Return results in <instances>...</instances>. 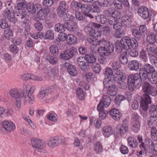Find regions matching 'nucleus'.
Listing matches in <instances>:
<instances>
[{
  "mask_svg": "<svg viewBox=\"0 0 157 157\" xmlns=\"http://www.w3.org/2000/svg\"><path fill=\"white\" fill-rule=\"evenodd\" d=\"M111 102V98L108 96L104 95L102 98L98 105L97 109L98 110H102L104 109V107H108Z\"/></svg>",
  "mask_w": 157,
  "mask_h": 157,
  "instance_id": "11",
  "label": "nucleus"
},
{
  "mask_svg": "<svg viewBox=\"0 0 157 157\" xmlns=\"http://www.w3.org/2000/svg\"><path fill=\"white\" fill-rule=\"evenodd\" d=\"M128 67L132 71H136L139 69V63L136 60H132L129 63Z\"/></svg>",
  "mask_w": 157,
  "mask_h": 157,
  "instance_id": "27",
  "label": "nucleus"
},
{
  "mask_svg": "<svg viewBox=\"0 0 157 157\" xmlns=\"http://www.w3.org/2000/svg\"><path fill=\"white\" fill-rule=\"evenodd\" d=\"M127 54V52H125L124 53L122 52L121 54L119 57L120 62L124 65L126 64L128 62Z\"/></svg>",
  "mask_w": 157,
  "mask_h": 157,
  "instance_id": "38",
  "label": "nucleus"
},
{
  "mask_svg": "<svg viewBox=\"0 0 157 157\" xmlns=\"http://www.w3.org/2000/svg\"><path fill=\"white\" fill-rule=\"evenodd\" d=\"M109 114L110 116L116 121L120 120L121 117V113L115 108L111 109L109 111Z\"/></svg>",
  "mask_w": 157,
  "mask_h": 157,
  "instance_id": "20",
  "label": "nucleus"
},
{
  "mask_svg": "<svg viewBox=\"0 0 157 157\" xmlns=\"http://www.w3.org/2000/svg\"><path fill=\"white\" fill-rule=\"evenodd\" d=\"M127 140L128 146L133 148H135L137 147L138 143L135 138L129 136L127 138Z\"/></svg>",
  "mask_w": 157,
  "mask_h": 157,
  "instance_id": "29",
  "label": "nucleus"
},
{
  "mask_svg": "<svg viewBox=\"0 0 157 157\" xmlns=\"http://www.w3.org/2000/svg\"><path fill=\"white\" fill-rule=\"evenodd\" d=\"M85 60L89 63L94 64L95 62L96 59L95 56L92 54H86L84 58L82 57H78L76 59V63L80 68L83 71L86 69L89 66L88 63H86Z\"/></svg>",
  "mask_w": 157,
  "mask_h": 157,
  "instance_id": "5",
  "label": "nucleus"
},
{
  "mask_svg": "<svg viewBox=\"0 0 157 157\" xmlns=\"http://www.w3.org/2000/svg\"><path fill=\"white\" fill-rule=\"evenodd\" d=\"M17 16L18 19L24 24H26L29 21V17L27 14V12L24 10L21 9L18 7L12 6L8 8L4 13V15L10 21L14 24L17 22V20L14 17V15Z\"/></svg>",
  "mask_w": 157,
  "mask_h": 157,
  "instance_id": "1",
  "label": "nucleus"
},
{
  "mask_svg": "<svg viewBox=\"0 0 157 157\" xmlns=\"http://www.w3.org/2000/svg\"><path fill=\"white\" fill-rule=\"evenodd\" d=\"M75 18L72 15L69 14H66L63 17V19L65 21H73Z\"/></svg>",
  "mask_w": 157,
  "mask_h": 157,
  "instance_id": "62",
  "label": "nucleus"
},
{
  "mask_svg": "<svg viewBox=\"0 0 157 157\" xmlns=\"http://www.w3.org/2000/svg\"><path fill=\"white\" fill-rule=\"evenodd\" d=\"M94 151L97 153H100L103 151V147L99 142H97L95 144L94 146Z\"/></svg>",
  "mask_w": 157,
  "mask_h": 157,
  "instance_id": "45",
  "label": "nucleus"
},
{
  "mask_svg": "<svg viewBox=\"0 0 157 157\" xmlns=\"http://www.w3.org/2000/svg\"><path fill=\"white\" fill-rule=\"evenodd\" d=\"M157 45L155 42H148V54L149 55H152L155 53V51L156 50Z\"/></svg>",
  "mask_w": 157,
  "mask_h": 157,
  "instance_id": "33",
  "label": "nucleus"
},
{
  "mask_svg": "<svg viewBox=\"0 0 157 157\" xmlns=\"http://www.w3.org/2000/svg\"><path fill=\"white\" fill-rule=\"evenodd\" d=\"M92 68L94 71L96 73H99L101 71V67L98 63H94L92 65Z\"/></svg>",
  "mask_w": 157,
  "mask_h": 157,
  "instance_id": "57",
  "label": "nucleus"
},
{
  "mask_svg": "<svg viewBox=\"0 0 157 157\" xmlns=\"http://www.w3.org/2000/svg\"><path fill=\"white\" fill-rule=\"evenodd\" d=\"M149 114L150 117L149 120L150 121H155V118L157 117V107L155 105H151L149 108Z\"/></svg>",
  "mask_w": 157,
  "mask_h": 157,
  "instance_id": "17",
  "label": "nucleus"
},
{
  "mask_svg": "<svg viewBox=\"0 0 157 157\" xmlns=\"http://www.w3.org/2000/svg\"><path fill=\"white\" fill-rule=\"evenodd\" d=\"M154 16V11L150 9H148V21H153Z\"/></svg>",
  "mask_w": 157,
  "mask_h": 157,
  "instance_id": "59",
  "label": "nucleus"
},
{
  "mask_svg": "<svg viewBox=\"0 0 157 157\" xmlns=\"http://www.w3.org/2000/svg\"><path fill=\"white\" fill-rule=\"evenodd\" d=\"M68 6L64 2H61L59 5L57 10V13L58 16L61 17L67 11Z\"/></svg>",
  "mask_w": 157,
  "mask_h": 157,
  "instance_id": "14",
  "label": "nucleus"
},
{
  "mask_svg": "<svg viewBox=\"0 0 157 157\" xmlns=\"http://www.w3.org/2000/svg\"><path fill=\"white\" fill-rule=\"evenodd\" d=\"M23 102L25 105L27 102L29 104H33L34 102V98L33 94H30L28 93L27 90L24 89L23 90Z\"/></svg>",
  "mask_w": 157,
  "mask_h": 157,
  "instance_id": "13",
  "label": "nucleus"
},
{
  "mask_svg": "<svg viewBox=\"0 0 157 157\" xmlns=\"http://www.w3.org/2000/svg\"><path fill=\"white\" fill-rule=\"evenodd\" d=\"M126 78V75L120 70L117 71L115 72V80L120 88L125 89L127 88Z\"/></svg>",
  "mask_w": 157,
  "mask_h": 157,
  "instance_id": "7",
  "label": "nucleus"
},
{
  "mask_svg": "<svg viewBox=\"0 0 157 157\" xmlns=\"http://www.w3.org/2000/svg\"><path fill=\"white\" fill-rule=\"evenodd\" d=\"M121 23L122 26L125 28H129L131 26V19L127 15L123 16L121 18Z\"/></svg>",
  "mask_w": 157,
  "mask_h": 157,
  "instance_id": "18",
  "label": "nucleus"
},
{
  "mask_svg": "<svg viewBox=\"0 0 157 157\" xmlns=\"http://www.w3.org/2000/svg\"><path fill=\"white\" fill-rule=\"evenodd\" d=\"M154 143L150 139H148V153L153 154L155 152L154 149Z\"/></svg>",
  "mask_w": 157,
  "mask_h": 157,
  "instance_id": "39",
  "label": "nucleus"
},
{
  "mask_svg": "<svg viewBox=\"0 0 157 157\" xmlns=\"http://www.w3.org/2000/svg\"><path fill=\"white\" fill-rule=\"evenodd\" d=\"M116 129L117 133L120 134L122 136L128 131V128L125 126L123 127L122 124H118Z\"/></svg>",
  "mask_w": 157,
  "mask_h": 157,
  "instance_id": "32",
  "label": "nucleus"
},
{
  "mask_svg": "<svg viewBox=\"0 0 157 157\" xmlns=\"http://www.w3.org/2000/svg\"><path fill=\"white\" fill-rule=\"evenodd\" d=\"M103 134L105 137H108L113 134L112 128L110 126H105L103 128Z\"/></svg>",
  "mask_w": 157,
  "mask_h": 157,
  "instance_id": "31",
  "label": "nucleus"
},
{
  "mask_svg": "<svg viewBox=\"0 0 157 157\" xmlns=\"http://www.w3.org/2000/svg\"><path fill=\"white\" fill-rule=\"evenodd\" d=\"M100 56H101V59H99L100 63L102 64H105L107 63V59H106L107 56H108V53L105 52H98Z\"/></svg>",
  "mask_w": 157,
  "mask_h": 157,
  "instance_id": "37",
  "label": "nucleus"
},
{
  "mask_svg": "<svg viewBox=\"0 0 157 157\" xmlns=\"http://www.w3.org/2000/svg\"><path fill=\"white\" fill-rule=\"evenodd\" d=\"M48 118L50 121H56L57 119V115L54 113H52L47 116Z\"/></svg>",
  "mask_w": 157,
  "mask_h": 157,
  "instance_id": "64",
  "label": "nucleus"
},
{
  "mask_svg": "<svg viewBox=\"0 0 157 157\" xmlns=\"http://www.w3.org/2000/svg\"><path fill=\"white\" fill-rule=\"evenodd\" d=\"M31 142L32 146L35 151L44 152V149L46 146L45 142L41 140L33 138L31 139Z\"/></svg>",
  "mask_w": 157,
  "mask_h": 157,
  "instance_id": "8",
  "label": "nucleus"
},
{
  "mask_svg": "<svg viewBox=\"0 0 157 157\" xmlns=\"http://www.w3.org/2000/svg\"><path fill=\"white\" fill-rule=\"evenodd\" d=\"M113 75V72L112 69L110 67H108L106 69L104 73V75L105 78H109L111 77V76Z\"/></svg>",
  "mask_w": 157,
  "mask_h": 157,
  "instance_id": "52",
  "label": "nucleus"
},
{
  "mask_svg": "<svg viewBox=\"0 0 157 157\" xmlns=\"http://www.w3.org/2000/svg\"><path fill=\"white\" fill-rule=\"evenodd\" d=\"M4 35L8 39L12 38L13 33L11 30L7 29L4 30Z\"/></svg>",
  "mask_w": 157,
  "mask_h": 157,
  "instance_id": "53",
  "label": "nucleus"
},
{
  "mask_svg": "<svg viewBox=\"0 0 157 157\" xmlns=\"http://www.w3.org/2000/svg\"><path fill=\"white\" fill-rule=\"evenodd\" d=\"M64 26L65 28L71 32L74 31L77 27V25L74 21L65 22Z\"/></svg>",
  "mask_w": 157,
  "mask_h": 157,
  "instance_id": "24",
  "label": "nucleus"
},
{
  "mask_svg": "<svg viewBox=\"0 0 157 157\" xmlns=\"http://www.w3.org/2000/svg\"><path fill=\"white\" fill-rule=\"evenodd\" d=\"M67 37V40L70 44H74L76 43L77 38L74 35L69 34Z\"/></svg>",
  "mask_w": 157,
  "mask_h": 157,
  "instance_id": "44",
  "label": "nucleus"
},
{
  "mask_svg": "<svg viewBox=\"0 0 157 157\" xmlns=\"http://www.w3.org/2000/svg\"><path fill=\"white\" fill-rule=\"evenodd\" d=\"M66 139L62 136H56L52 138L48 142V146L51 148H54L61 144L65 143Z\"/></svg>",
  "mask_w": 157,
  "mask_h": 157,
  "instance_id": "9",
  "label": "nucleus"
},
{
  "mask_svg": "<svg viewBox=\"0 0 157 157\" xmlns=\"http://www.w3.org/2000/svg\"><path fill=\"white\" fill-rule=\"evenodd\" d=\"M10 93L12 97L15 98L20 99L23 97V91L17 89H13L10 90Z\"/></svg>",
  "mask_w": 157,
  "mask_h": 157,
  "instance_id": "22",
  "label": "nucleus"
},
{
  "mask_svg": "<svg viewBox=\"0 0 157 157\" xmlns=\"http://www.w3.org/2000/svg\"><path fill=\"white\" fill-rule=\"evenodd\" d=\"M138 14L144 19H147V8L143 6L139 7L138 10Z\"/></svg>",
  "mask_w": 157,
  "mask_h": 157,
  "instance_id": "25",
  "label": "nucleus"
},
{
  "mask_svg": "<svg viewBox=\"0 0 157 157\" xmlns=\"http://www.w3.org/2000/svg\"><path fill=\"white\" fill-rule=\"evenodd\" d=\"M148 121H149L148 122V124L149 125V127H148V129L151 131V134L153 133H155L157 132L156 128L153 125V123L154 121H150L149 120H148Z\"/></svg>",
  "mask_w": 157,
  "mask_h": 157,
  "instance_id": "48",
  "label": "nucleus"
},
{
  "mask_svg": "<svg viewBox=\"0 0 157 157\" xmlns=\"http://www.w3.org/2000/svg\"><path fill=\"white\" fill-rule=\"evenodd\" d=\"M49 12V11L48 10L41 9L37 13L36 17L40 20H44Z\"/></svg>",
  "mask_w": 157,
  "mask_h": 157,
  "instance_id": "23",
  "label": "nucleus"
},
{
  "mask_svg": "<svg viewBox=\"0 0 157 157\" xmlns=\"http://www.w3.org/2000/svg\"><path fill=\"white\" fill-rule=\"evenodd\" d=\"M114 49V45L112 43L109 41L107 43L105 46L104 47H100L98 49V52H105L109 55L112 52Z\"/></svg>",
  "mask_w": 157,
  "mask_h": 157,
  "instance_id": "15",
  "label": "nucleus"
},
{
  "mask_svg": "<svg viewBox=\"0 0 157 157\" xmlns=\"http://www.w3.org/2000/svg\"><path fill=\"white\" fill-rule=\"evenodd\" d=\"M67 70L68 73L72 76H75L77 75V72L75 66L70 64L67 67Z\"/></svg>",
  "mask_w": 157,
  "mask_h": 157,
  "instance_id": "40",
  "label": "nucleus"
},
{
  "mask_svg": "<svg viewBox=\"0 0 157 157\" xmlns=\"http://www.w3.org/2000/svg\"><path fill=\"white\" fill-rule=\"evenodd\" d=\"M98 2L102 6L107 7L110 6L108 0H98Z\"/></svg>",
  "mask_w": 157,
  "mask_h": 157,
  "instance_id": "56",
  "label": "nucleus"
},
{
  "mask_svg": "<svg viewBox=\"0 0 157 157\" xmlns=\"http://www.w3.org/2000/svg\"><path fill=\"white\" fill-rule=\"evenodd\" d=\"M140 56L141 60L144 62H146L147 61V57L146 52L145 51L143 50L141 51L140 53Z\"/></svg>",
  "mask_w": 157,
  "mask_h": 157,
  "instance_id": "55",
  "label": "nucleus"
},
{
  "mask_svg": "<svg viewBox=\"0 0 157 157\" xmlns=\"http://www.w3.org/2000/svg\"><path fill=\"white\" fill-rule=\"evenodd\" d=\"M100 27V26L98 24L93 22L88 24L84 29L85 32L89 34L90 36L87 39L88 41L94 46V48L96 47L98 41L96 37L100 36L101 33L98 29H95L94 28H99Z\"/></svg>",
  "mask_w": 157,
  "mask_h": 157,
  "instance_id": "3",
  "label": "nucleus"
},
{
  "mask_svg": "<svg viewBox=\"0 0 157 157\" xmlns=\"http://www.w3.org/2000/svg\"><path fill=\"white\" fill-rule=\"evenodd\" d=\"M115 9L113 7L109 8L104 11V13L108 17H111Z\"/></svg>",
  "mask_w": 157,
  "mask_h": 157,
  "instance_id": "58",
  "label": "nucleus"
},
{
  "mask_svg": "<svg viewBox=\"0 0 157 157\" xmlns=\"http://www.w3.org/2000/svg\"><path fill=\"white\" fill-rule=\"evenodd\" d=\"M155 96L157 94L156 90L155 85L148 83V94Z\"/></svg>",
  "mask_w": 157,
  "mask_h": 157,
  "instance_id": "36",
  "label": "nucleus"
},
{
  "mask_svg": "<svg viewBox=\"0 0 157 157\" xmlns=\"http://www.w3.org/2000/svg\"><path fill=\"white\" fill-rule=\"evenodd\" d=\"M77 49L75 47H72L67 49L63 53L60 55L61 59L65 60H68L72 58L77 53Z\"/></svg>",
  "mask_w": 157,
  "mask_h": 157,
  "instance_id": "10",
  "label": "nucleus"
},
{
  "mask_svg": "<svg viewBox=\"0 0 157 157\" xmlns=\"http://www.w3.org/2000/svg\"><path fill=\"white\" fill-rule=\"evenodd\" d=\"M8 25L6 21L3 18L0 19V26L3 29L8 27Z\"/></svg>",
  "mask_w": 157,
  "mask_h": 157,
  "instance_id": "63",
  "label": "nucleus"
},
{
  "mask_svg": "<svg viewBox=\"0 0 157 157\" xmlns=\"http://www.w3.org/2000/svg\"><path fill=\"white\" fill-rule=\"evenodd\" d=\"M125 35V31L123 29H121L116 31L115 36L117 38H120L124 37Z\"/></svg>",
  "mask_w": 157,
  "mask_h": 157,
  "instance_id": "51",
  "label": "nucleus"
},
{
  "mask_svg": "<svg viewBox=\"0 0 157 157\" xmlns=\"http://www.w3.org/2000/svg\"><path fill=\"white\" fill-rule=\"evenodd\" d=\"M42 37L44 39L53 40L54 39V33L53 31L51 29L48 30L45 34L42 35Z\"/></svg>",
  "mask_w": 157,
  "mask_h": 157,
  "instance_id": "35",
  "label": "nucleus"
},
{
  "mask_svg": "<svg viewBox=\"0 0 157 157\" xmlns=\"http://www.w3.org/2000/svg\"><path fill=\"white\" fill-rule=\"evenodd\" d=\"M40 5L38 3L34 5L33 2L29 3L27 6V9L28 11L31 14H33L36 13V8H40Z\"/></svg>",
  "mask_w": 157,
  "mask_h": 157,
  "instance_id": "19",
  "label": "nucleus"
},
{
  "mask_svg": "<svg viewBox=\"0 0 157 157\" xmlns=\"http://www.w3.org/2000/svg\"><path fill=\"white\" fill-rule=\"evenodd\" d=\"M115 49L118 53H120L123 49L128 50L131 48H136L138 45L137 41L135 38L131 40L126 36L121 39L120 42L116 43Z\"/></svg>",
  "mask_w": 157,
  "mask_h": 157,
  "instance_id": "4",
  "label": "nucleus"
},
{
  "mask_svg": "<svg viewBox=\"0 0 157 157\" xmlns=\"http://www.w3.org/2000/svg\"><path fill=\"white\" fill-rule=\"evenodd\" d=\"M2 125L3 129L8 132L13 131L15 128V126L12 122H9L7 121L3 122Z\"/></svg>",
  "mask_w": 157,
  "mask_h": 157,
  "instance_id": "21",
  "label": "nucleus"
},
{
  "mask_svg": "<svg viewBox=\"0 0 157 157\" xmlns=\"http://www.w3.org/2000/svg\"><path fill=\"white\" fill-rule=\"evenodd\" d=\"M155 35L153 32H149L148 33V42H155Z\"/></svg>",
  "mask_w": 157,
  "mask_h": 157,
  "instance_id": "49",
  "label": "nucleus"
},
{
  "mask_svg": "<svg viewBox=\"0 0 157 157\" xmlns=\"http://www.w3.org/2000/svg\"><path fill=\"white\" fill-rule=\"evenodd\" d=\"M149 69H148V80L152 84H155L157 82V75L154 73V67L149 64H148Z\"/></svg>",
  "mask_w": 157,
  "mask_h": 157,
  "instance_id": "12",
  "label": "nucleus"
},
{
  "mask_svg": "<svg viewBox=\"0 0 157 157\" xmlns=\"http://www.w3.org/2000/svg\"><path fill=\"white\" fill-rule=\"evenodd\" d=\"M65 28L64 23L63 25L60 23H57L54 27L55 31L59 33H62L64 32L65 30Z\"/></svg>",
  "mask_w": 157,
  "mask_h": 157,
  "instance_id": "42",
  "label": "nucleus"
},
{
  "mask_svg": "<svg viewBox=\"0 0 157 157\" xmlns=\"http://www.w3.org/2000/svg\"><path fill=\"white\" fill-rule=\"evenodd\" d=\"M140 75L141 82H143L142 90L145 93L140 97V113L144 117L147 116V82L145 81L147 79V71L144 67L141 68L140 71Z\"/></svg>",
  "mask_w": 157,
  "mask_h": 157,
  "instance_id": "2",
  "label": "nucleus"
},
{
  "mask_svg": "<svg viewBox=\"0 0 157 157\" xmlns=\"http://www.w3.org/2000/svg\"><path fill=\"white\" fill-rule=\"evenodd\" d=\"M115 73L114 77H110L109 78H105L103 80V84L104 88L109 89L112 86H115L114 84L116 81L115 80Z\"/></svg>",
  "mask_w": 157,
  "mask_h": 157,
  "instance_id": "16",
  "label": "nucleus"
},
{
  "mask_svg": "<svg viewBox=\"0 0 157 157\" xmlns=\"http://www.w3.org/2000/svg\"><path fill=\"white\" fill-rule=\"evenodd\" d=\"M108 22L109 24L113 26V28L116 31L121 29V26L118 23V20L114 18L109 19Z\"/></svg>",
  "mask_w": 157,
  "mask_h": 157,
  "instance_id": "30",
  "label": "nucleus"
},
{
  "mask_svg": "<svg viewBox=\"0 0 157 157\" xmlns=\"http://www.w3.org/2000/svg\"><path fill=\"white\" fill-rule=\"evenodd\" d=\"M49 94V92L46 87H43L40 89L37 97L39 99H42Z\"/></svg>",
  "mask_w": 157,
  "mask_h": 157,
  "instance_id": "26",
  "label": "nucleus"
},
{
  "mask_svg": "<svg viewBox=\"0 0 157 157\" xmlns=\"http://www.w3.org/2000/svg\"><path fill=\"white\" fill-rule=\"evenodd\" d=\"M75 17L76 19L79 21L83 20L84 18V15L82 13L78 11H75Z\"/></svg>",
  "mask_w": 157,
  "mask_h": 157,
  "instance_id": "60",
  "label": "nucleus"
},
{
  "mask_svg": "<svg viewBox=\"0 0 157 157\" xmlns=\"http://www.w3.org/2000/svg\"><path fill=\"white\" fill-rule=\"evenodd\" d=\"M140 124L138 120H134L132 123L131 129L135 133L138 132L140 130Z\"/></svg>",
  "mask_w": 157,
  "mask_h": 157,
  "instance_id": "34",
  "label": "nucleus"
},
{
  "mask_svg": "<svg viewBox=\"0 0 157 157\" xmlns=\"http://www.w3.org/2000/svg\"><path fill=\"white\" fill-rule=\"evenodd\" d=\"M76 94L78 98L80 100H83L85 97L84 92L81 88H78L76 91Z\"/></svg>",
  "mask_w": 157,
  "mask_h": 157,
  "instance_id": "47",
  "label": "nucleus"
},
{
  "mask_svg": "<svg viewBox=\"0 0 157 157\" xmlns=\"http://www.w3.org/2000/svg\"><path fill=\"white\" fill-rule=\"evenodd\" d=\"M113 3L114 7L116 9L121 10L122 9L123 5L121 0H114Z\"/></svg>",
  "mask_w": 157,
  "mask_h": 157,
  "instance_id": "46",
  "label": "nucleus"
},
{
  "mask_svg": "<svg viewBox=\"0 0 157 157\" xmlns=\"http://www.w3.org/2000/svg\"><path fill=\"white\" fill-rule=\"evenodd\" d=\"M46 59L47 62L53 64H56L58 62V59L56 57L51 55L47 56Z\"/></svg>",
  "mask_w": 157,
  "mask_h": 157,
  "instance_id": "43",
  "label": "nucleus"
},
{
  "mask_svg": "<svg viewBox=\"0 0 157 157\" xmlns=\"http://www.w3.org/2000/svg\"><path fill=\"white\" fill-rule=\"evenodd\" d=\"M128 87L131 91L134 89V87L139 88L141 85L140 75L138 74L130 75L128 78L127 81Z\"/></svg>",
  "mask_w": 157,
  "mask_h": 157,
  "instance_id": "6",
  "label": "nucleus"
},
{
  "mask_svg": "<svg viewBox=\"0 0 157 157\" xmlns=\"http://www.w3.org/2000/svg\"><path fill=\"white\" fill-rule=\"evenodd\" d=\"M107 94L110 96H114L116 93L117 91L116 90L115 86H112L111 88L108 89L107 91Z\"/></svg>",
  "mask_w": 157,
  "mask_h": 157,
  "instance_id": "50",
  "label": "nucleus"
},
{
  "mask_svg": "<svg viewBox=\"0 0 157 157\" xmlns=\"http://www.w3.org/2000/svg\"><path fill=\"white\" fill-rule=\"evenodd\" d=\"M112 68L115 70H117L120 68L121 67V64L118 61L113 62L112 64Z\"/></svg>",
  "mask_w": 157,
  "mask_h": 157,
  "instance_id": "61",
  "label": "nucleus"
},
{
  "mask_svg": "<svg viewBox=\"0 0 157 157\" xmlns=\"http://www.w3.org/2000/svg\"><path fill=\"white\" fill-rule=\"evenodd\" d=\"M97 21L100 23L104 24L107 21L106 17L104 15H101L94 16Z\"/></svg>",
  "mask_w": 157,
  "mask_h": 157,
  "instance_id": "41",
  "label": "nucleus"
},
{
  "mask_svg": "<svg viewBox=\"0 0 157 157\" xmlns=\"http://www.w3.org/2000/svg\"><path fill=\"white\" fill-rule=\"evenodd\" d=\"M132 33L133 36L137 38H140L141 36V32L139 30L135 29H132Z\"/></svg>",
  "mask_w": 157,
  "mask_h": 157,
  "instance_id": "54",
  "label": "nucleus"
},
{
  "mask_svg": "<svg viewBox=\"0 0 157 157\" xmlns=\"http://www.w3.org/2000/svg\"><path fill=\"white\" fill-rule=\"evenodd\" d=\"M85 4L80 2H73L71 3V7L75 11H78L80 9L82 11Z\"/></svg>",
  "mask_w": 157,
  "mask_h": 157,
  "instance_id": "28",
  "label": "nucleus"
}]
</instances>
